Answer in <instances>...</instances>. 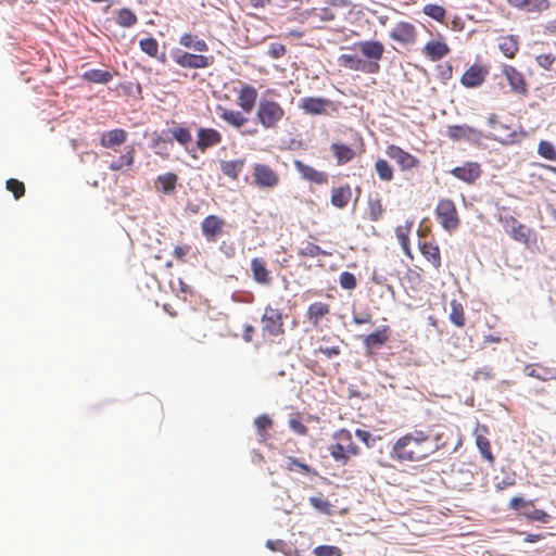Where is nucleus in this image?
<instances>
[{
    "label": "nucleus",
    "instance_id": "1",
    "mask_svg": "<svg viewBox=\"0 0 556 556\" xmlns=\"http://www.w3.org/2000/svg\"><path fill=\"white\" fill-rule=\"evenodd\" d=\"M446 445L444 431L432 432L431 430L414 429L393 443L390 457L401 464L418 463Z\"/></svg>",
    "mask_w": 556,
    "mask_h": 556
},
{
    "label": "nucleus",
    "instance_id": "17",
    "mask_svg": "<svg viewBox=\"0 0 556 556\" xmlns=\"http://www.w3.org/2000/svg\"><path fill=\"white\" fill-rule=\"evenodd\" d=\"M222 141L223 136L217 129L205 127L199 128L197 136V148L201 152H205L207 149L218 146Z\"/></svg>",
    "mask_w": 556,
    "mask_h": 556
},
{
    "label": "nucleus",
    "instance_id": "50",
    "mask_svg": "<svg viewBox=\"0 0 556 556\" xmlns=\"http://www.w3.org/2000/svg\"><path fill=\"white\" fill-rule=\"evenodd\" d=\"M298 255L302 257H316L319 255H330L328 252L313 242H307L304 247L298 250Z\"/></svg>",
    "mask_w": 556,
    "mask_h": 556
},
{
    "label": "nucleus",
    "instance_id": "64",
    "mask_svg": "<svg viewBox=\"0 0 556 556\" xmlns=\"http://www.w3.org/2000/svg\"><path fill=\"white\" fill-rule=\"evenodd\" d=\"M494 377L492 369L489 367L478 368L475 370L472 378L476 381L479 380H490Z\"/></svg>",
    "mask_w": 556,
    "mask_h": 556
},
{
    "label": "nucleus",
    "instance_id": "46",
    "mask_svg": "<svg viewBox=\"0 0 556 556\" xmlns=\"http://www.w3.org/2000/svg\"><path fill=\"white\" fill-rule=\"evenodd\" d=\"M135 162V150L130 148L125 154L121 155L118 160L110 163L109 168L111 170H121L122 168H130Z\"/></svg>",
    "mask_w": 556,
    "mask_h": 556
},
{
    "label": "nucleus",
    "instance_id": "8",
    "mask_svg": "<svg viewBox=\"0 0 556 556\" xmlns=\"http://www.w3.org/2000/svg\"><path fill=\"white\" fill-rule=\"evenodd\" d=\"M389 37L402 46H413L417 41L418 34L414 24L400 21L391 29Z\"/></svg>",
    "mask_w": 556,
    "mask_h": 556
},
{
    "label": "nucleus",
    "instance_id": "49",
    "mask_svg": "<svg viewBox=\"0 0 556 556\" xmlns=\"http://www.w3.org/2000/svg\"><path fill=\"white\" fill-rule=\"evenodd\" d=\"M535 62L541 68L556 74V55L552 52L536 55Z\"/></svg>",
    "mask_w": 556,
    "mask_h": 556
},
{
    "label": "nucleus",
    "instance_id": "52",
    "mask_svg": "<svg viewBox=\"0 0 556 556\" xmlns=\"http://www.w3.org/2000/svg\"><path fill=\"white\" fill-rule=\"evenodd\" d=\"M309 504L320 514L330 515L331 514V503L325 498L323 495L320 496H312L309 497Z\"/></svg>",
    "mask_w": 556,
    "mask_h": 556
},
{
    "label": "nucleus",
    "instance_id": "61",
    "mask_svg": "<svg viewBox=\"0 0 556 556\" xmlns=\"http://www.w3.org/2000/svg\"><path fill=\"white\" fill-rule=\"evenodd\" d=\"M352 321L356 326L372 325V315L369 312L354 313Z\"/></svg>",
    "mask_w": 556,
    "mask_h": 556
},
{
    "label": "nucleus",
    "instance_id": "38",
    "mask_svg": "<svg viewBox=\"0 0 556 556\" xmlns=\"http://www.w3.org/2000/svg\"><path fill=\"white\" fill-rule=\"evenodd\" d=\"M220 118L237 129L243 127L249 122V118L244 116L242 112L229 109L223 110L220 113Z\"/></svg>",
    "mask_w": 556,
    "mask_h": 556
},
{
    "label": "nucleus",
    "instance_id": "18",
    "mask_svg": "<svg viewBox=\"0 0 556 556\" xmlns=\"http://www.w3.org/2000/svg\"><path fill=\"white\" fill-rule=\"evenodd\" d=\"M488 73L489 71L485 66L473 64L463 74L460 83L467 88L479 87L484 83Z\"/></svg>",
    "mask_w": 556,
    "mask_h": 556
},
{
    "label": "nucleus",
    "instance_id": "35",
    "mask_svg": "<svg viewBox=\"0 0 556 556\" xmlns=\"http://www.w3.org/2000/svg\"><path fill=\"white\" fill-rule=\"evenodd\" d=\"M498 47L505 56L514 59L519 50V38L516 35L503 36Z\"/></svg>",
    "mask_w": 556,
    "mask_h": 556
},
{
    "label": "nucleus",
    "instance_id": "53",
    "mask_svg": "<svg viewBox=\"0 0 556 556\" xmlns=\"http://www.w3.org/2000/svg\"><path fill=\"white\" fill-rule=\"evenodd\" d=\"M538 153L548 161H556V148L547 140H541L539 142Z\"/></svg>",
    "mask_w": 556,
    "mask_h": 556
},
{
    "label": "nucleus",
    "instance_id": "11",
    "mask_svg": "<svg viewBox=\"0 0 556 556\" xmlns=\"http://www.w3.org/2000/svg\"><path fill=\"white\" fill-rule=\"evenodd\" d=\"M386 154L393 160L401 170L406 172L410 170L415 167H418L420 161L415 155L409 152L403 150L401 147L396 144H389L386 148Z\"/></svg>",
    "mask_w": 556,
    "mask_h": 556
},
{
    "label": "nucleus",
    "instance_id": "47",
    "mask_svg": "<svg viewBox=\"0 0 556 556\" xmlns=\"http://www.w3.org/2000/svg\"><path fill=\"white\" fill-rule=\"evenodd\" d=\"M532 510H525L520 513V515L528 521V522H540V523H548L552 519L551 515H548L543 509H538L532 507Z\"/></svg>",
    "mask_w": 556,
    "mask_h": 556
},
{
    "label": "nucleus",
    "instance_id": "44",
    "mask_svg": "<svg viewBox=\"0 0 556 556\" xmlns=\"http://www.w3.org/2000/svg\"><path fill=\"white\" fill-rule=\"evenodd\" d=\"M116 23L122 27L129 28L138 23V17L132 10L123 8L117 11Z\"/></svg>",
    "mask_w": 556,
    "mask_h": 556
},
{
    "label": "nucleus",
    "instance_id": "27",
    "mask_svg": "<svg viewBox=\"0 0 556 556\" xmlns=\"http://www.w3.org/2000/svg\"><path fill=\"white\" fill-rule=\"evenodd\" d=\"M488 429L485 426L478 427L475 431L476 434V444L479 448L482 457L490 464L493 465L495 462V457L491 450V443L486 438Z\"/></svg>",
    "mask_w": 556,
    "mask_h": 556
},
{
    "label": "nucleus",
    "instance_id": "2",
    "mask_svg": "<svg viewBox=\"0 0 556 556\" xmlns=\"http://www.w3.org/2000/svg\"><path fill=\"white\" fill-rule=\"evenodd\" d=\"M334 442L328 447V451L334 462L340 465H346L351 457L361 454L359 446L354 442L353 435L348 429H340L333 433Z\"/></svg>",
    "mask_w": 556,
    "mask_h": 556
},
{
    "label": "nucleus",
    "instance_id": "26",
    "mask_svg": "<svg viewBox=\"0 0 556 556\" xmlns=\"http://www.w3.org/2000/svg\"><path fill=\"white\" fill-rule=\"evenodd\" d=\"M253 280L262 286H269L271 283L270 271L266 267V262L261 257H254L250 263Z\"/></svg>",
    "mask_w": 556,
    "mask_h": 556
},
{
    "label": "nucleus",
    "instance_id": "43",
    "mask_svg": "<svg viewBox=\"0 0 556 556\" xmlns=\"http://www.w3.org/2000/svg\"><path fill=\"white\" fill-rule=\"evenodd\" d=\"M384 213L382 201L380 198H369L367 202V215L369 220L378 222Z\"/></svg>",
    "mask_w": 556,
    "mask_h": 556
},
{
    "label": "nucleus",
    "instance_id": "30",
    "mask_svg": "<svg viewBox=\"0 0 556 556\" xmlns=\"http://www.w3.org/2000/svg\"><path fill=\"white\" fill-rule=\"evenodd\" d=\"M488 123L492 128L495 129V132H492L488 136H483V138L496 140L504 144H510L515 141V139H516L515 132H508L506 135L500 134V129H506V127L503 124L498 123L497 116L495 114H491L488 117Z\"/></svg>",
    "mask_w": 556,
    "mask_h": 556
},
{
    "label": "nucleus",
    "instance_id": "48",
    "mask_svg": "<svg viewBox=\"0 0 556 556\" xmlns=\"http://www.w3.org/2000/svg\"><path fill=\"white\" fill-rule=\"evenodd\" d=\"M286 469L289 471H298L303 475H316V471L313 468L292 456L287 458Z\"/></svg>",
    "mask_w": 556,
    "mask_h": 556
},
{
    "label": "nucleus",
    "instance_id": "42",
    "mask_svg": "<svg viewBox=\"0 0 556 556\" xmlns=\"http://www.w3.org/2000/svg\"><path fill=\"white\" fill-rule=\"evenodd\" d=\"M375 172L382 181H391L394 177V169L384 159L375 162Z\"/></svg>",
    "mask_w": 556,
    "mask_h": 556
},
{
    "label": "nucleus",
    "instance_id": "19",
    "mask_svg": "<svg viewBox=\"0 0 556 556\" xmlns=\"http://www.w3.org/2000/svg\"><path fill=\"white\" fill-rule=\"evenodd\" d=\"M294 167L301 177L309 182L316 185H325L328 182V175L325 172L317 170L300 160L294 161Z\"/></svg>",
    "mask_w": 556,
    "mask_h": 556
},
{
    "label": "nucleus",
    "instance_id": "23",
    "mask_svg": "<svg viewBox=\"0 0 556 556\" xmlns=\"http://www.w3.org/2000/svg\"><path fill=\"white\" fill-rule=\"evenodd\" d=\"M391 328L383 325L363 338V344L367 350L384 345L391 338Z\"/></svg>",
    "mask_w": 556,
    "mask_h": 556
},
{
    "label": "nucleus",
    "instance_id": "60",
    "mask_svg": "<svg viewBox=\"0 0 556 556\" xmlns=\"http://www.w3.org/2000/svg\"><path fill=\"white\" fill-rule=\"evenodd\" d=\"M412 227V223L408 224V226L406 227V231H404L403 227H397L396 229V236H397V239L404 250V252L409 255V238H408V235H407V231H409Z\"/></svg>",
    "mask_w": 556,
    "mask_h": 556
},
{
    "label": "nucleus",
    "instance_id": "45",
    "mask_svg": "<svg viewBox=\"0 0 556 556\" xmlns=\"http://www.w3.org/2000/svg\"><path fill=\"white\" fill-rule=\"evenodd\" d=\"M254 426L260 435V441L264 442L269 438L268 430L273 427V420L267 415H261L255 418Z\"/></svg>",
    "mask_w": 556,
    "mask_h": 556
},
{
    "label": "nucleus",
    "instance_id": "62",
    "mask_svg": "<svg viewBox=\"0 0 556 556\" xmlns=\"http://www.w3.org/2000/svg\"><path fill=\"white\" fill-rule=\"evenodd\" d=\"M286 46L280 42H271L268 48V55L273 59H280L286 54Z\"/></svg>",
    "mask_w": 556,
    "mask_h": 556
},
{
    "label": "nucleus",
    "instance_id": "31",
    "mask_svg": "<svg viewBox=\"0 0 556 556\" xmlns=\"http://www.w3.org/2000/svg\"><path fill=\"white\" fill-rule=\"evenodd\" d=\"M330 314V305L324 302H314L312 303L306 312L308 321L317 327L325 316Z\"/></svg>",
    "mask_w": 556,
    "mask_h": 556
},
{
    "label": "nucleus",
    "instance_id": "25",
    "mask_svg": "<svg viewBox=\"0 0 556 556\" xmlns=\"http://www.w3.org/2000/svg\"><path fill=\"white\" fill-rule=\"evenodd\" d=\"M451 49L443 40H430L422 48V53L432 62H437L450 53Z\"/></svg>",
    "mask_w": 556,
    "mask_h": 556
},
{
    "label": "nucleus",
    "instance_id": "10",
    "mask_svg": "<svg viewBox=\"0 0 556 556\" xmlns=\"http://www.w3.org/2000/svg\"><path fill=\"white\" fill-rule=\"evenodd\" d=\"M446 136L453 141H467L476 144L483 139L482 131L466 124L447 126Z\"/></svg>",
    "mask_w": 556,
    "mask_h": 556
},
{
    "label": "nucleus",
    "instance_id": "56",
    "mask_svg": "<svg viewBox=\"0 0 556 556\" xmlns=\"http://www.w3.org/2000/svg\"><path fill=\"white\" fill-rule=\"evenodd\" d=\"M529 507H534V501H526L521 496H515L509 501L508 508L517 511L529 510Z\"/></svg>",
    "mask_w": 556,
    "mask_h": 556
},
{
    "label": "nucleus",
    "instance_id": "20",
    "mask_svg": "<svg viewBox=\"0 0 556 556\" xmlns=\"http://www.w3.org/2000/svg\"><path fill=\"white\" fill-rule=\"evenodd\" d=\"M167 132L172 136L169 139H164L160 136L153 140L152 146L159 147L162 142H172V140H176L179 144L187 147L192 140L191 131L186 126L176 125L169 128Z\"/></svg>",
    "mask_w": 556,
    "mask_h": 556
},
{
    "label": "nucleus",
    "instance_id": "55",
    "mask_svg": "<svg viewBox=\"0 0 556 556\" xmlns=\"http://www.w3.org/2000/svg\"><path fill=\"white\" fill-rule=\"evenodd\" d=\"M311 14L314 18L324 23L332 22L336 18V12L331 8L313 9Z\"/></svg>",
    "mask_w": 556,
    "mask_h": 556
},
{
    "label": "nucleus",
    "instance_id": "33",
    "mask_svg": "<svg viewBox=\"0 0 556 556\" xmlns=\"http://www.w3.org/2000/svg\"><path fill=\"white\" fill-rule=\"evenodd\" d=\"M339 65L355 72H363L368 74L367 66L369 64H365L364 59H361L356 54H341L338 59Z\"/></svg>",
    "mask_w": 556,
    "mask_h": 556
},
{
    "label": "nucleus",
    "instance_id": "9",
    "mask_svg": "<svg viewBox=\"0 0 556 556\" xmlns=\"http://www.w3.org/2000/svg\"><path fill=\"white\" fill-rule=\"evenodd\" d=\"M172 56L175 63L184 68H205L212 64V58L189 53L180 49L174 50Z\"/></svg>",
    "mask_w": 556,
    "mask_h": 556
},
{
    "label": "nucleus",
    "instance_id": "12",
    "mask_svg": "<svg viewBox=\"0 0 556 556\" xmlns=\"http://www.w3.org/2000/svg\"><path fill=\"white\" fill-rule=\"evenodd\" d=\"M332 108L333 102L321 97H305L299 102V109L308 115H326Z\"/></svg>",
    "mask_w": 556,
    "mask_h": 556
},
{
    "label": "nucleus",
    "instance_id": "14",
    "mask_svg": "<svg viewBox=\"0 0 556 556\" xmlns=\"http://www.w3.org/2000/svg\"><path fill=\"white\" fill-rule=\"evenodd\" d=\"M503 75L505 76L513 92L523 97L528 96V84L520 71L513 65H504Z\"/></svg>",
    "mask_w": 556,
    "mask_h": 556
},
{
    "label": "nucleus",
    "instance_id": "58",
    "mask_svg": "<svg viewBox=\"0 0 556 556\" xmlns=\"http://www.w3.org/2000/svg\"><path fill=\"white\" fill-rule=\"evenodd\" d=\"M315 556H342V551L338 546L319 545L313 551Z\"/></svg>",
    "mask_w": 556,
    "mask_h": 556
},
{
    "label": "nucleus",
    "instance_id": "3",
    "mask_svg": "<svg viewBox=\"0 0 556 556\" xmlns=\"http://www.w3.org/2000/svg\"><path fill=\"white\" fill-rule=\"evenodd\" d=\"M286 115L285 109L274 100L262 99L256 110V121L265 129H275Z\"/></svg>",
    "mask_w": 556,
    "mask_h": 556
},
{
    "label": "nucleus",
    "instance_id": "15",
    "mask_svg": "<svg viewBox=\"0 0 556 556\" xmlns=\"http://www.w3.org/2000/svg\"><path fill=\"white\" fill-rule=\"evenodd\" d=\"M450 173L457 179L472 185L482 175V168L478 162H466L462 166L454 167Z\"/></svg>",
    "mask_w": 556,
    "mask_h": 556
},
{
    "label": "nucleus",
    "instance_id": "57",
    "mask_svg": "<svg viewBox=\"0 0 556 556\" xmlns=\"http://www.w3.org/2000/svg\"><path fill=\"white\" fill-rule=\"evenodd\" d=\"M5 187L10 192L13 193L15 199L22 198L25 193L24 184L15 178L8 179Z\"/></svg>",
    "mask_w": 556,
    "mask_h": 556
},
{
    "label": "nucleus",
    "instance_id": "22",
    "mask_svg": "<svg viewBox=\"0 0 556 556\" xmlns=\"http://www.w3.org/2000/svg\"><path fill=\"white\" fill-rule=\"evenodd\" d=\"M508 4L519 11L540 14L549 9V0H507Z\"/></svg>",
    "mask_w": 556,
    "mask_h": 556
},
{
    "label": "nucleus",
    "instance_id": "16",
    "mask_svg": "<svg viewBox=\"0 0 556 556\" xmlns=\"http://www.w3.org/2000/svg\"><path fill=\"white\" fill-rule=\"evenodd\" d=\"M224 226L225 220L217 215H208L201 223L202 233L208 242H216Z\"/></svg>",
    "mask_w": 556,
    "mask_h": 556
},
{
    "label": "nucleus",
    "instance_id": "54",
    "mask_svg": "<svg viewBox=\"0 0 556 556\" xmlns=\"http://www.w3.org/2000/svg\"><path fill=\"white\" fill-rule=\"evenodd\" d=\"M422 12L427 16L441 23L444 21L446 14L445 9L439 4H427L424 7Z\"/></svg>",
    "mask_w": 556,
    "mask_h": 556
},
{
    "label": "nucleus",
    "instance_id": "36",
    "mask_svg": "<svg viewBox=\"0 0 556 556\" xmlns=\"http://www.w3.org/2000/svg\"><path fill=\"white\" fill-rule=\"evenodd\" d=\"M178 176L174 173L160 175L155 180V188L165 194L173 193L176 189Z\"/></svg>",
    "mask_w": 556,
    "mask_h": 556
},
{
    "label": "nucleus",
    "instance_id": "6",
    "mask_svg": "<svg viewBox=\"0 0 556 556\" xmlns=\"http://www.w3.org/2000/svg\"><path fill=\"white\" fill-rule=\"evenodd\" d=\"M434 214L444 230L452 232L459 227L460 219L453 200H439Z\"/></svg>",
    "mask_w": 556,
    "mask_h": 556
},
{
    "label": "nucleus",
    "instance_id": "32",
    "mask_svg": "<svg viewBox=\"0 0 556 556\" xmlns=\"http://www.w3.org/2000/svg\"><path fill=\"white\" fill-rule=\"evenodd\" d=\"M352 199V189L349 185L333 188L331 190V204L337 208H344Z\"/></svg>",
    "mask_w": 556,
    "mask_h": 556
},
{
    "label": "nucleus",
    "instance_id": "4",
    "mask_svg": "<svg viewBox=\"0 0 556 556\" xmlns=\"http://www.w3.org/2000/svg\"><path fill=\"white\" fill-rule=\"evenodd\" d=\"M281 309L267 304L261 316V331L264 338H277L285 334V318Z\"/></svg>",
    "mask_w": 556,
    "mask_h": 556
},
{
    "label": "nucleus",
    "instance_id": "7",
    "mask_svg": "<svg viewBox=\"0 0 556 556\" xmlns=\"http://www.w3.org/2000/svg\"><path fill=\"white\" fill-rule=\"evenodd\" d=\"M252 175L254 185L261 189H273L280 182L278 173L266 164H254Z\"/></svg>",
    "mask_w": 556,
    "mask_h": 556
},
{
    "label": "nucleus",
    "instance_id": "63",
    "mask_svg": "<svg viewBox=\"0 0 556 556\" xmlns=\"http://www.w3.org/2000/svg\"><path fill=\"white\" fill-rule=\"evenodd\" d=\"M289 427L300 435H306L308 428L302 422L300 418H291L289 420Z\"/></svg>",
    "mask_w": 556,
    "mask_h": 556
},
{
    "label": "nucleus",
    "instance_id": "51",
    "mask_svg": "<svg viewBox=\"0 0 556 556\" xmlns=\"http://www.w3.org/2000/svg\"><path fill=\"white\" fill-rule=\"evenodd\" d=\"M139 47L142 52L151 58H157L159 54V42L153 37L143 38L139 41Z\"/></svg>",
    "mask_w": 556,
    "mask_h": 556
},
{
    "label": "nucleus",
    "instance_id": "37",
    "mask_svg": "<svg viewBox=\"0 0 556 556\" xmlns=\"http://www.w3.org/2000/svg\"><path fill=\"white\" fill-rule=\"evenodd\" d=\"M422 256L432 264L435 269L441 267V253L437 244L425 242L420 245Z\"/></svg>",
    "mask_w": 556,
    "mask_h": 556
},
{
    "label": "nucleus",
    "instance_id": "39",
    "mask_svg": "<svg viewBox=\"0 0 556 556\" xmlns=\"http://www.w3.org/2000/svg\"><path fill=\"white\" fill-rule=\"evenodd\" d=\"M450 306L451 312L448 318L451 323L457 328H463L466 325V316L463 304L457 300H452L450 302Z\"/></svg>",
    "mask_w": 556,
    "mask_h": 556
},
{
    "label": "nucleus",
    "instance_id": "13",
    "mask_svg": "<svg viewBox=\"0 0 556 556\" xmlns=\"http://www.w3.org/2000/svg\"><path fill=\"white\" fill-rule=\"evenodd\" d=\"M237 84L239 85V88H235L237 92V103L243 112L250 113L255 106L257 90L252 85L242 80H237Z\"/></svg>",
    "mask_w": 556,
    "mask_h": 556
},
{
    "label": "nucleus",
    "instance_id": "5",
    "mask_svg": "<svg viewBox=\"0 0 556 556\" xmlns=\"http://www.w3.org/2000/svg\"><path fill=\"white\" fill-rule=\"evenodd\" d=\"M354 47L365 58V64H369V66H367V68H369L368 74L378 73L380 70L379 62L384 53L383 43L378 40H364L356 42Z\"/></svg>",
    "mask_w": 556,
    "mask_h": 556
},
{
    "label": "nucleus",
    "instance_id": "21",
    "mask_svg": "<svg viewBox=\"0 0 556 556\" xmlns=\"http://www.w3.org/2000/svg\"><path fill=\"white\" fill-rule=\"evenodd\" d=\"M523 372L528 377L536 379L539 381H556V368L543 364H528L525 366Z\"/></svg>",
    "mask_w": 556,
    "mask_h": 556
},
{
    "label": "nucleus",
    "instance_id": "29",
    "mask_svg": "<svg viewBox=\"0 0 556 556\" xmlns=\"http://www.w3.org/2000/svg\"><path fill=\"white\" fill-rule=\"evenodd\" d=\"M330 151L338 166L350 163L356 156V152L350 146L342 142H332Z\"/></svg>",
    "mask_w": 556,
    "mask_h": 556
},
{
    "label": "nucleus",
    "instance_id": "28",
    "mask_svg": "<svg viewBox=\"0 0 556 556\" xmlns=\"http://www.w3.org/2000/svg\"><path fill=\"white\" fill-rule=\"evenodd\" d=\"M127 131L122 128H115L102 132L100 137V144L106 149H115L127 140Z\"/></svg>",
    "mask_w": 556,
    "mask_h": 556
},
{
    "label": "nucleus",
    "instance_id": "41",
    "mask_svg": "<svg viewBox=\"0 0 556 556\" xmlns=\"http://www.w3.org/2000/svg\"><path fill=\"white\" fill-rule=\"evenodd\" d=\"M179 43L186 48L193 49L198 52H205L208 50L205 40L200 39L191 34H184L179 39Z\"/></svg>",
    "mask_w": 556,
    "mask_h": 556
},
{
    "label": "nucleus",
    "instance_id": "24",
    "mask_svg": "<svg viewBox=\"0 0 556 556\" xmlns=\"http://www.w3.org/2000/svg\"><path fill=\"white\" fill-rule=\"evenodd\" d=\"M504 222L507 227H510L507 232L514 240L523 244L529 243L530 229L526 225L519 223L514 216L505 217Z\"/></svg>",
    "mask_w": 556,
    "mask_h": 556
},
{
    "label": "nucleus",
    "instance_id": "59",
    "mask_svg": "<svg viewBox=\"0 0 556 556\" xmlns=\"http://www.w3.org/2000/svg\"><path fill=\"white\" fill-rule=\"evenodd\" d=\"M339 282H340V286L346 290H353L357 286V281H356L354 274H352L350 271L341 273L339 276Z\"/></svg>",
    "mask_w": 556,
    "mask_h": 556
},
{
    "label": "nucleus",
    "instance_id": "34",
    "mask_svg": "<svg viewBox=\"0 0 556 556\" xmlns=\"http://www.w3.org/2000/svg\"><path fill=\"white\" fill-rule=\"evenodd\" d=\"M244 165L245 159L220 161L219 163L222 173L231 180H237L239 178Z\"/></svg>",
    "mask_w": 556,
    "mask_h": 556
},
{
    "label": "nucleus",
    "instance_id": "40",
    "mask_svg": "<svg viewBox=\"0 0 556 556\" xmlns=\"http://www.w3.org/2000/svg\"><path fill=\"white\" fill-rule=\"evenodd\" d=\"M81 78L93 84H108L113 79V74L110 71L93 68L86 71Z\"/></svg>",
    "mask_w": 556,
    "mask_h": 556
}]
</instances>
